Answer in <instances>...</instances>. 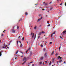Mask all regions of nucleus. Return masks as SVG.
I'll return each instance as SVG.
<instances>
[{
	"instance_id": "obj_6",
	"label": "nucleus",
	"mask_w": 66,
	"mask_h": 66,
	"mask_svg": "<svg viewBox=\"0 0 66 66\" xmlns=\"http://www.w3.org/2000/svg\"><path fill=\"white\" fill-rule=\"evenodd\" d=\"M30 56H29V57H30V56H31V55L32 54V52H30Z\"/></svg>"
},
{
	"instance_id": "obj_10",
	"label": "nucleus",
	"mask_w": 66,
	"mask_h": 66,
	"mask_svg": "<svg viewBox=\"0 0 66 66\" xmlns=\"http://www.w3.org/2000/svg\"><path fill=\"white\" fill-rule=\"evenodd\" d=\"M3 46H4H4H6V45H5V43H4V44L3 45Z\"/></svg>"
},
{
	"instance_id": "obj_1",
	"label": "nucleus",
	"mask_w": 66,
	"mask_h": 66,
	"mask_svg": "<svg viewBox=\"0 0 66 66\" xmlns=\"http://www.w3.org/2000/svg\"><path fill=\"white\" fill-rule=\"evenodd\" d=\"M32 34H33V35L32 36V38H33L34 37V34H33V32H31V35H32Z\"/></svg>"
},
{
	"instance_id": "obj_51",
	"label": "nucleus",
	"mask_w": 66,
	"mask_h": 66,
	"mask_svg": "<svg viewBox=\"0 0 66 66\" xmlns=\"http://www.w3.org/2000/svg\"><path fill=\"white\" fill-rule=\"evenodd\" d=\"M19 43H20V44H21V42L20 41H19Z\"/></svg>"
},
{
	"instance_id": "obj_39",
	"label": "nucleus",
	"mask_w": 66,
	"mask_h": 66,
	"mask_svg": "<svg viewBox=\"0 0 66 66\" xmlns=\"http://www.w3.org/2000/svg\"><path fill=\"white\" fill-rule=\"evenodd\" d=\"M44 50V51H45L46 50V49L45 48H44V50Z\"/></svg>"
},
{
	"instance_id": "obj_53",
	"label": "nucleus",
	"mask_w": 66,
	"mask_h": 66,
	"mask_svg": "<svg viewBox=\"0 0 66 66\" xmlns=\"http://www.w3.org/2000/svg\"><path fill=\"white\" fill-rule=\"evenodd\" d=\"M45 63H47V61H45Z\"/></svg>"
},
{
	"instance_id": "obj_56",
	"label": "nucleus",
	"mask_w": 66,
	"mask_h": 66,
	"mask_svg": "<svg viewBox=\"0 0 66 66\" xmlns=\"http://www.w3.org/2000/svg\"><path fill=\"white\" fill-rule=\"evenodd\" d=\"M14 28H15V27H13V29H14Z\"/></svg>"
},
{
	"instance_id": "obj_11",
	"label": "nucleus",
	"mask_w": 66,
	"mask_h": 66,
	"mask_svg": "<svg viewBox=\"0 0 66 66\" xmlns=\"http://www.w3.org/2000/svg\"><path fill=\"white\" fill-rule=\"evenodd\" d=\"M34 30H36V26H35L34 27Z\"/></svg>"
},
{
	"instance_id": "obj_19",
	"label": "nucleus",
	"mask_w": 66,
	"mask_h": 66,
	"mask_svg": "<svg viewBox=\"0 0 66 66\" xmlns=\"http://www.w3.org/2000/svg\"><path fill=\"white\" fill-rule=\"evenodd\" d=\"M26 61H24L23 63H22V65H23V64H24V63H26Z\"/></svg>"
},
{
	"instance_id": "obj_25",
	"label": "nucleus",
	"mask_w": 66,
	"mask_h": 66,
	"mask_svg": "<svg viewBox=\"0 0 66 66\" xmlns=\"http://www.w3.org/2000/svg\"><path fill=\"white\" fill-rule=\"evenodd\" d=\"M42 34H44V33H45V32L44 31H42Z\"/></svg>"
},
{
	"instance_id": "obj_29",
	"label": "nucleus",
	"mask_w": 66,
	"mask_h": 66,
	"mask_svg": "<svg viewBox=\"0 0 66 66\" xmlns=\"http://www.w3.org/2000/svg\"><path fill=\"white\" fill-rule=\"evenodd\" d=\"M17 29H18H18H19V26H17Z\"/></svg>"
},
{
	"instance_id": "obj_36",
	"label": "nucleus",
	"mask_w": 66,
	"mask_h": 66,
	"mask_svg": "<svg viewBox=\"0 0 66 66\" xmlns=\"http://www.w3.org/2000/svg\"><path fill=\"white\" fill-rule=\"evenodd\" d=\"M1 53H2V52H3V51H1Z\"/></svg>"
},
{
	"instance_id": "obj_13",
	"label": "nucleus",
	"mask_w": 66,
	"mask_h": 66,
	"mask_svg": "<svg viewBox=\"0 0 66 66\" xmlns=\"http://www.w3.org/2000/svg\"><path fill=\"white\" fill-rule=\"evenodd\" d=\"M54 51H53L51 53V55H53V53H54Z\"/></svg>"
},
{
	"instance_id": "obj_15",
	"label": "nucleus",
	"mask_w": 66,
	"mask_h": 66,
	"mask_svg": "<svg viewBox=\"0 0 66 66\" xmlns=\"http://www.w3.org/2000/svg\"><path fill=\"white\" fill-rule=\"evenodd\" d=\"M62 60H60L59 61V63H61V62H62Z\"/></svg>"
},
{
	"instance_id": "obj_12",
	"label": "nucleus",
	"mask_w": 66,
	"mask_h": 66,
	"mask_svg": "<svg viewBox=\"0 0 66 66\" xmlns=\"http://www.w3.org/2000/svg\"><path fill=\"white\" fill-rule=\"evenodd\" d=\"M36 34L35 35V37H34V39H35V38H36Z\"/></svg>"
},
{
	"instance_id": "obj_47",
	"label": "nucleus",
	"mask_w": 66,
	"mask_h": 66,
	"mask_svg": "<svg viewBox=\"0 0 66 66\" xmlns=\"http://www.w3.org/2000/svg\"><path fill=\"white\" fill-rule=\"evenodd\" d=\"M3 36V34H2V36Z\"/></svg>"
},
{
	"instance_id": "obj_14",
	"label": "nucleus",
	"mask_w": 66,
	"mask_h": 66,
	"mask_svg": "<svg viewBox=\"0 0 66 66\" xmlns=\"http://www.w3.org/2000/svg\"><path fill=\"white\" fill-rule=\"evenodd\" d=\"M61 51V47H59V51Z\"/></svg>"
},
{
	"instance_id": "obj_49",
	"label": "nucleus",
	"mask_w": 66,
	"mask_h": 66,
	"mask_svg": "<svg viewBox=\"0 0 66 66\" xmlns=\"http://www.w3.org/2000/svg\"><path fill=\"white\" fill-rule=\"evenodd\" d=\"M42 10L43 11H44V10H45V9H43Z\"/></svg>"
},
{
	"instance_id": "obj_58",
	"label": "nucleus",
	"mask_w": 66,
	"mask_h": 66,
	"mask_svg": "<svg viewBox=\"0 0 66 66\" xmlns=\"http://www.w3.org/2000/svg\"><path fill=\"white\" fill-rule=\"evenodd\" d=\"M59 59V57H58V58H57L58 59Z\"/></svg>"
},
{
	"instance_id": "obj_18",
	"label": "nucleus",
	"mask_w": 66,
	"mask_h": 66,
	"mask_svg": "<svg viewBox=\"0 0 66 66\" xmlns=\"http://www.w3.org/2000/svg\"><path fill=\"white\" fill-rule=\"evenodd\" d=\"M17 45H18V41H17Z\"/></svg>"
},
{
	"instance_id": "obj_24",
	"label": "nucleus",
	"mask_w": 66,
	"mask_h": 66,
	"mask_svg": "<svg viewBox=\"0 0 66 66\" xmlns=\"http://www.w3.org/2000/svg\"><path fill=\"white\" fill-rule=\"evenodd\" d=\"M40 20V19H38V21H37V22H38V21H39Z\"/></svg>"
},
{
	"instance_id": "obj_35",
	"label": "nucleus",
	"mask_w": 66,
	"mask_h": 66,
	"mask_svg": "<svg viewBox=\"0 0 66 66\" xmlns=\"http://www.w3.org/2000/svg\"><path fill=\"white\" fill-rule=\"evenodd\" d=\"M51 61H50L49 63V65H51Z\"/></svg>"
},
{
	"instance_id": "obj_48",
	"label": "nucleus",
	"mask_w": 66,
	"mask_h": 66,
	"mask_svg": "<svg viewBox=\"0 0 66 66\" xmlns=\"http://www.w3.org/2000/svg\"><path fill=\"white\" fill-rule=\"evenodd\" d=\"M22 20V19H21L20 20H19V21H21Z\"/></svg>"
},
{
	"instance_id": "obj_8",
	"label": "nucleus",
	"mask_w": 66,
	"mask_h": 66,
	"mask_svg": "<svg viewBox=\"0 0 66 66\" xmlns=\"http://www.w3.org/2000/svg\"><path fill=\"white\" fill-rule=\"evenodd\" d=\"M66 32V31H63V34H65Z\"/></svg>"
},
{
	"instance_id": "obj_3",
	"label": "nucleus",
	"mask_w": 66,
	"mask_h": 66,
	"mask_svg": "<svg viewBox=\"0 0 66 66\" xmlns=\"http://www.w3.org/2000/svg\"><path fill=\"white\" fill-rule=\"evenodd\" d=\"M55 34V32H54V33H53V34H52L51 35V37H52V36H53V34Z\"/></svg>"
},
{
	"instance_id": "obj_34",
	"label": "nucleus",
	"mask_w": 66,
	"mask_h": 66,
	"mask_svg": "<svg viewBox=\"0 0 66 66\" xmlns=\"http://www.w3.org/2000/svg\"><path fill=\"white\" fill-rule=\"evenodd\" d=\"M6 46L5 47H3V48H6Z\"/></svg>"
},
{
	"instance_id": "obj_23",
	"label": "nucleus",
	"mask_w": 66,
	"mask_h": 66,
	"mask_svg": "<svg viewBox=\"0 0 66 66\" xmlns=\"http://www.w3.org/2000/svg\"><path fill=\"white\" fill-rule=\"evenodd\" d=\"M40 46L41 47H43V45L41 44L40 45Z\"/></svg>"
},
{
	"instance_id": "obj_62",
	"label": "nucleus",
	"mask_w": 66,
	"mask_h": 66,
	"mask_svg": "<svg viewBox=\"0 0 66 66\" xmlns=\"http://www.w3.org/2000/svg\"><path fill=\"white\" fill-rule=\"evenodd\" d=\"M45 2H44V3H43V4H45Z\"/></svg>"
},
{
	"instance_id": "obj_28",
	"label": "nucleus",
	"mask_w": 66,
	"mask_h": 66,
	"mask_svg": "<svg viewBox=\"0 0 66 66\" xmlns=\"http://www.w3.org/2000/svg\"><path fill=\"white\" fill-rule=\"evenodd\" d=\"M42 14H40L38 16H39V17H40V16H42Z\"/></svg>"
},
{
	"instance_id": "obj_57",
	"label": "nucleus",
	"mask_w": 66,
	"mask_h": 66,
	"mask_svg": "<svg viewBox=\"0 0 66 66\" xmlns=\"http://www.w3.org/2000/svg\"><path fill=\"white\" fill-rule=\"evenodd\" d=\"M39 37H40L39 36L38 37V38H39Z\"/></svg>"
},
{
	"instance_id": "obj_38",
	"label": "nucleus",
	"mask_w": 66,
	"mask_h": 66,
	"mask_svg": "<svg viewBox=\"0 0 66 66\" xmlns=\"http://www.w3.org/2000/svg\"><path fill=\"white\" fill-rule=\"evenodd\" d=\"M49 21H48L47 22V23H48V24H49Z\"/></svg>"
},
{
	"instance_id": "obj_59",
	"label": "nucleus",
	"mask_w": 66,
	"mask_h": 66,
	"mask_svg": "<svg viewBox=\"0 0 66 66\" xmlns=\"http://www.w3.org/2000/svg\"><path fill=\"white\" fill-rule=\"evenodd\" d=\"M42 18H43L42 17L41 18V19H42Z\"/></svg>"
},
{
	"instance_id": "obj_61",
	"label": "nucleus",
	"mask_w": 66,
	"mask_h": 66,
	"mask_svg": "<svg viewBox=\"0 0 66 66\" xmlns=\"http://www.w3.org/2000/svg\"><path fill=\"white\" fill-rule=\"evenodd\" d=\"M65 62H65V61H64V63H65Z\"/></svg>"
},
{
	"instance_id": "obj_55",
	"label": "nucleus",
	"mask_w": 66,
	"mask_h": 66,
	"mask_svg": "<svg viewBox=\"0 0 66 66\" xmlns=\"http://www.w3.org/2000/svg\"><path fill=\"white\" fill-rule=\"evenodd\" d=\"M45 64V63L44 62H43V65H44Z\"/></svg>"
},
{
	"instance_id": "obj_30",
	"label": "nucleus",
	"mask_w": 66,
	"mask_h": 66,
	"mask_svg": "<svg viewBox=\"0 0 66 66\" xmlns=\"http://www.w3.org/2000/svg\"><path fill=\"white\" fill-rule=\"evenodd\" d=\"M24 40V37H23L22 38V40Z\"/></svg>"
},
{
	"instance_id": "obj_5",
	"label": "nucleus",
	"mask_w": 66,
	"mask_h": 66,
	"mask_svg": "<svg viewBox=\"0 0 66 66\" xmlns=\"http://www.w3.org/2000/svg\"><path fill=\"white\" fill-rule=\"evenodd\" d=\"M26 60L27 58L26 57H24L23 59V61H26Z\"/></svg>"
},
{
	"instance_id": "obj_27",
	"label": "nucleus",
	"mask_w": 66,
	"mask_h": 66,
	"mask_svg": "<svg viewBox=\"0 0 66 66\" xmlns=\"http://www.w3.org/2000/svg\"><path fill=\"white\" fill-rule=\"evenodd\" d=\"M31 49V48H29L28 50V51H30V50Z\"/></svg>"
},
{
	"instance_id": "obj_64",
	"label": "nucleus",
	"mask_w": 66,
	"mask_h": 66,
	"mask_svg": "<svg viewBox=\"0 0 66 66\" xmlns=\"http://www.w3.org/2000/svg\"><path fill=\"white\" fill-rule=\"evenodd\" d=\"M32 66H34V64H32Z\"/></svg>"
},
{
	"instance_id": "obj_26",
	"label": "nucleus",
	"mask_w": 66,
	"mask_h": 66,
	"mask_svg": "<svg viewBox=\"0 0 66 66\" xmlns=\"http://www.w3.org/2000/svg\"><path fill=\"white\" fill-rule=\"evenodd\" d=\"M48 3H45V5H48Z\"/></svg>"
},
{
	"instance_id": "obj_40",
	"label": "nucleus",
	"mask_w": 66,
	"mask_h": 66,
	"mask_svg": "<svg viewBox=\"0 0 66 66\" xmlns=\"http://www.w3.org/2000/svg\"><path fill=\"white\" fill-rule=\"evenodd\" d=\"M62 4H63V3H61V4H60V5H62Z\"/></svg>"
},
{
	"instance_id": "obj_44",
	"label": "nucleus",
	"mask_w": 66,
	"mask_h": 66,
	"mask_svg": "<svg viewBox=\"0 0 66 66\" xmlns=\"http://www.w3.org/2000/svg\"><path fill=\"white\" fill-rule=\"evenodd\" d=\"M60 37L62 39V37L61 36H60Z\"/></svg>"
},
{
	"instance_id": "obj_37",
	"label": "nucleus",
	"mask_w": 66,
	"mask_h": 66,
	"mask_svg": "<svg viewBox=\"0 0 66 66\" xmlns=\"http://www.w3.org/2000/svg\"><path fill=\"white\" fill-rule=\"evenodd\" d=\"M52 42H50V44H52Z\"/></svg>"
},
{
	"instance_id": "obj_9",
	"label": "nucleus",
	"mask_w": 66,
	"mask_h": 66,
	"mask_svg": "<svg viewBox=\"0 0 66 66\" xmlns=\"http://www.w3.org/2000/svg\"><path fill=\"white\" fill-rule=\"evenodd\" d=\"M42 34V32H40L39 33V35H40Z\"/></svg>"
},
{
	"instance_id": "obj_52",
	"label": "nucleus",
	"mask_w": 66,
	"mask_h": 66,
	"mask_svg": "<svg viewBox=\"0 0 66 66\" xmlns=\"http://www.w3.org/2000/svg\"><path fill=\"white\" fill-rule=\"evenodd\" d=\"M30 63H33V62H30Z\"/></svg>"
},
{
	"instance_id": "obj_43",
	"label": "nucleus",
	"mask_w": 66,
	"mask_h": 66,
	"mask_svg": "<svg viewBox=\"0 0 66 66\" xmlns=\"http://www.w3.org/2000/svg\"><path fill=\"white\" fill-rule=\"evenodd\" d=\"M20 52L21 53L23 54V52Z\"/></svg>"
},
{
	"instance_id": "obj_21",
	"label": "nucleus",
	"mask_w": 66,
	"mask_h": 66,
	"mask_svg": "<svg viewBox=\"0 0 66 66\" xmlns=\"http://www.w3.org/2000/svg\"><path fill=\"white\" fill-rule=\"evenodd\" d=\"M2 55V54L1 52H0V56H1Z\"/></svg>"
},
{
	"instance_id": "obj_42",
	"label": "nucleus",
	"mask_w": 66,
	"mask_h": 66,
	"mask_svg": "<svg viewBox=\"0 0 66 66\" xmlns=\"http://www.w3.org/2000/svg\"><path fill=\"white\" fill-rule=\"evenodd\" d=\"M54 59H53V62H54Z\"/></svg>"
},
{
	"instance_id": "obj_7",
	"label": "nucleus",
	"mask_w": 66,
	"mask_h": 66,
	"mask_svg": "<svg viewBox=\"0 0 66 66\" xmlns=\"http://www.w3.org/2000/svg\"><path fill=\"white\" fill-rule=\"evenodd\" d=\"M43 59H44V57H41L40 58V60H43Z\"/></svg>"
},
{
	"instance_id": "obj_17",
	"label": "nucleus",
	"mask_w": 66,
	"mask_h": 66,
	"mask_svg": "<svg viewBox=\"0 0 66 66\" xmlns=\"http://www.w3.org/2000/svg\"><path fill=\"white\" fill-rule=\"evenodd\" d=\"M25 15H28V13H27V12H26L25 13Z\"/></svg>"
},
{
	"instance_id": "obj_4",
	"label": "nucleus",
	"mask_w": 66,
	"mask_h": 66,
	"mask_svg": "<svg viewBox=\"0 0 66 66\" xmlns=\"http://www.w3.org/2000/svg\"><path fill=\"white\" fill-rule=\"evenodd\" d=\"M47 53H46L45 54H44V56L45 57H47Z\"/></svg>"
},
{
	"instance_id": "obj_22",
	"label": "nucleus",
	"mask_w": 66,
	"mask_h": 66,
	"mask_svg": "<svg viewBox=\"0 0 66 66\" xmlns=\"http://www.w3.org/2000/svg\"><path fill=\"white\" fill-rule=\"evenodd\" d=\"M22 47V45L21 44L20 47H21H21Z\"/></svg>"
},
{
	"instance_id": "obj_54",
	"label": "nucleus",
	"mask_w": 66,
	"mask_h": 66,
	"mask_svg": "<svg viewBox=\"0 0 66 66\" xmlns=\"http://www.w3.org/2000/svg\"><path fill=\"white\" fill-rule=\"evenodd\" d=\"M21 57H23V55H22V56H21Z\"/></svg>"
},
{
	"instance_id": "obj_63",
	"label": "nucleus",
	"mask_w": 66,
	"mask_h": 66,
	"mask_svg": "<svg viewBox=\"0 0 66 66\" xmlns=\"http://www.w3.org/2000/svg\"><path fill=\"white\" fill-rule=\"evenodd\" d=\"M57 1H59V0H57Z\"/></svg>"
},
{
	"instance_id": "obj_2",
	"label": "nucleus",
	"mask_w": 66,
	"mask_h": 66,
	"mask_svg": "<svg viewBox=\"0 0 66 66\" xmlns=\"http://www.w3.org/2000/svg\"><path fill=\"white\" fill-rule=\"evenodd\" d=\"M12 32L13 33H15V30L13 29H12Z\"/></svg>"
},
{
	"instance_id": "obj_50",
	"label": "nucleus",
	"mask_w": 66,
	"mask_h": 66,
	"mask_svg": "<svg viewBox=\"0 0 66 66\" xmlns=\"http://www.w3.org/2000/svg\"><path fill=\"white\" fill-rule=\"evenodd\" d=\"M20 36H19V37L18 38H20Z\"/></svg>"
},
{
	"instance_id": "obj_41",
	"label": "nucleus",
	"mask_w": 66,
	"mask_h": 66,
	"mask_svg": "<svg viewBox=\"0 0 66 66\" xmlns=\"http://www.w3.org/2000/svg\"><path fill=\"white\" fill-rule=\"evenodd\" d=\"M58 53H57L56 54V55H58Z\"/></svg>"
},
{
	"instance_id": "obj_60",
	"label": "nucleus",
	"mask_w": 66,
	"mask_h": 66,
	"mask_svg": "<svg viewBox=\"0 0 66 66\" xmlns=\"http://www.w3.org/2000/svg\"><path fill=\"white\" fill-rule=\"evenodd\" d=\"M15 59H17V58L15 57Z\"/></svg>"
},
{
	"instance_id": "obj_45",
	"label": "nucleus",
	"mask_w": 66,
	"mask_h": 66,
	"mask_svg": "<svg viewBox=\"0 0 66 66\" xmlns=\"http://www.w3.org/2000/svg\"><path fill=\"white\" fill-rule=\"evenodd\" d=\"M52 3V2H51L49 4H51Z\"/></svg>"
},
{
	"instance_id": "obj_16",
	"label": "nucleus",
	"mask_w": 66,
	"mask_h": 66,
	"mask_svg": "<svg viewBox=\"0 0 66 66\" xmlns=\"http://www.w3.org/2000/svg\"><path fill=\"white\" fill-rule=\"evenodd\" d=\"M42 63H43V62H40L39 63V64H42Z\"/></svg>"
},
{
	"instance_id": "obj_33",
	"label": "nucleus",
	"mask_w": 66,
	"mask_h": 66,
	"mask_svg": "<svg viewBox=\"0 0 66 66\" xmlns=\"http://www.w3.org/2000/svg\"><path fill=\"white\" fill-rule=\"evenodd\" d=\"M50 24H49L47 25L48 27H50Z\"/></svg>"
},
{
	"instance_id": "obj_46",
	"label": "nucleus",
	"mask_w": 66,
	"mask_h": 66,
	"mask_svg": "<svg viewBox=\"0 0 66 66\" xmlns=\"http://www.w3.org/2000/svg\"><path fill=\"white\" fill-rule=\"evenodd\" d=\"M28 52V51H26V53H27V52Z\"/></svg>"
},
{
	"instance_id": "obj_31",
	"label": "nucleus",
	"mask_w": 66,
	"mask_h": 66,
	"mask_svg": "<svg viewBox=\"0 0 66 66\" xmlns=\"http://www.w3.org/2000/svg\"><path fill=\"white\" fill-rule=\"evenodd\" d=\"M59 59H62V58H61V56H59Z\"/></svg>"
},
{
	"instance_id": "obj_20",
	"label": "nucleus",
	"mask_w": 66,
	"mask_h": 66,
	"mask_svg": "<svg viewBox=\"0 0 66 66\" xmlns=\"http://www.w3.org/2000/svg\"><path fill=\"white\" fill-rule=\"evenodd\" d=\"M18 51H17L16 52V54H17L18 53Z\"/></svg>"
},
{
	"instance_id": "obj_32",
	"label": "nucleus",
	"mask_w": 66,
	"mask_h": 66,
	"mask_svg": "<svg viewBox=\"0 0 66 66\" xmlns=\"http://www.w3.org/2000/svg\"><path fill=\"white\" fill-rule=\"evenodd\" d=\"M53 9V7H51L50 9V10H51L52 9Z\"/></svg>"
}]
</instances>
